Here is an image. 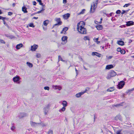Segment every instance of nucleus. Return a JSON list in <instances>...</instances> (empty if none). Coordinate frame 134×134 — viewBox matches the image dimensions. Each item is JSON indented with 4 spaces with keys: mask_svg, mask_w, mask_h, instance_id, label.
<instances>
[{
    "mask_svg": "<svg viewBox=\"0 0 134 134\" xmlns=\"http://www.w3.org/2000/svg\"><path fill=\"white\" fill-rule=\"evenodd\" d=\"M114 90V89L113 88L110 87L109 88L107 89V91L108 92H111L113 91Z\"/></svg>",
    "mask_w": 134,
    "mask_h": 134,
    "instance_id": "26",
    "label": "nucleus"
},
{
    "mask_svg": "<svg viewBox=\"0 0 134 134\" xmlns=\"http://www.w3.org/2000/svg\"><path fill=\"white\" fill-rule=\"evenodd\" d=\"M121 28L122 27H125V25H121L120 26Z\"/></svg>",
    "mask_w": 134,
    "mask_h": 134,
    "instance_id": "53",
    "label": "nucleus"
},
{
    "mask_svg": "<svg viewBox=\"0 0 134 134\" xmlns=\"http://www.w3.org/2000/svg\"><path fill=\"white\" fill-rule=\"evenodd\" d=\"M125 84V82L124 81H120L118 83L117 86L120 89L122 88Z\"/></svg>",
    "mask_w": 134,
    "mask_h": 134,
    "instance_id": "5",
    "label": "nucleus"
},
{
    "mask_svg": "<svg viewBox=\"0 0 134 134\" xmlns=\"http://www.w3.org/2000/svg\"><path fill=\"white\" fill-rule=\"evenodd\" d=\"M65 107H63L61 109H60L59 110V111L60 112H61V111H65Z\"/></svg>",
    "mask_w": 134,
    "mask_h": 134,
    "instance_id": "28",
    "label": "nucleus"
},
{
    "mask_svg": "<svg viewBox=\"0 0 134 134\" xmlns=\"http://www.w3.org/2000/svg\"><path fill=\"white\" fill-rule=\"evenodd\" d=\"M47 125V124H42V127L46 126Z\"/></svg>",
    "mask_w": 134,
    "mask_h": 134,
    "instance_id": "54",
    "label": "nucleus"
},
{
    "mask_svg": "<svg viewBox=\"0 0 134 134\" xmlns=\"http://www.w3.org/2000/svg\"><path fill=\"white\" fill-rule=\"evenodd\" d=\"M68 38V37L67 36H63L62 38V40L64 42V43H63L64 44H65L67 42V39Z\"/></svg>",
    "mask_w": 134,
    "mask_h": 134,
    "instance_id": "13",
    "label": "nucleus"
},
{
    "mask_svg": "<svg viewBox=\"0 0 134 134\" xmlns=\"http://www.w3.org/2000/svg\"><path fill=\"white\" fill-rule=\"evenodd\" d=\"M41 56V55L37 53L36 54V57H37L38 58L40 57Z\"/></svg>",
    "mask_w": 134,
    "mask_h": 134,
    "instance_id": "42",
    "label": "nucleus"
},
{
    "mask_svg": "<svg viewBox=\"0 0 134 134\" xmlns=\"http://www.w3.org/2000/svg\"><path fill=\"white\" fill-rule=\"evenodd\" d=\"M117 44L121 46H123L124 44V42L122 41H119L117 42Z\"/></svg>",
    "mask_w": 134,
    "mask_h": 134,
    "instance_id": "18",
    "label": "nucleus"
},
{
    "mask_svg": "<svg viewBox=\"0 0 134 134\" xmlns=\"http://www.w3.org/2000/svg\"><path fill=\"white\" fill-rule=\"evenodd\" d=\"M122 12L121 14H124L125 13L126 11L127 12H128V10H127L126 11H125V10H122Z\"/></svg>",
    "mask_w": 134,
    "mask_h": 134,
    "instance_id": "44",
    "label": "nucleus"
},
{
    "mask_svg": "<svg viewBox=\"0 0 134 134\" xmlns=\"http://www.w3.org/2000/svg\"><path fill=\"white\" fill-rule=\"evenodd\" d=\"M96 27L98 30H101L103 28L102 25H98L96 26Z\"/></svg>",
    "mask_w": 134,
    "mask_h": 134,
    "instance_id": "19",
    "label": "nucleus"
},
{
    "mask_svg": "<svg viewBox=\"0 0 134 134\" xmlns=\"http://www.w3.org/2000/svg\"><path fill=\"white\" fill-rule=\"evenodd\" d=\"M27 116V114L26 113H20L18 114V117L20 119H21L26 116Z\"/></svg>",
    "mask_w": 134,
    "mask_h": 134,
    "instance_id": "6",
    "label": "nucleus"
},
{
    "mask_svg": "<svg viewBox=\"0 0 134 134\" xmlns=\"http://www.w3.org/2000/svg\"><path fill=\"white\" fill-rule=\"evenodd\" d=\"M121 49L120 48H118L117 49V51L118 52H120Z\"/></svg>",
    "mask_w": 134,
    "mask_h": 134,
    "instance_id": "45",
    "label": "nucleus"
},
{
    "mask_svg": "<svg viewBox=\"0 0 134 134\" xmlns=\"http://www.w3.org/2000/svg\"><path fill=\"white\" fill-rule=\"evenodd\" d=\"M70 16V14L69 13H67L63 15V18L66 19H68Z\"/></svg>",
    "mask_w": 134,
    "mask_h": 134,
    "instance_id": "16",
    "label": "nucleus"
},
{
    "mask_svg": "<svg viewBox=\"0 0 134 134\" xmlns=\"http://www.w3.org/2000/svg\"><path fill=\"white\" fill-rule=\"evenodd\" d=\"M36 1L37 2H39V3L40 5H42V3L41 2L42 1L41 0H36Z\"/></svg>",
    "mask_w": 134,
    "mask_h": 134,
    "instance_id": "38",
    "label": "nucleus"
},
{
    "mask_svg": "<svg viewBox=\"0 0 134 134\" xmlns=\"http://www.w3.org/2000/svg\"><path fill=\"white\" fill-rule=\"evenodd\" d=\"M49 21L48 20H47L43 21V24L45 26H47V24L49 23Z\"/></svg>",
    "mask_w": 134,
    "mask_h": 134,
    "instance_id": "20",
    "label": "nucleus"
},
{
    "mask_svg": "<svg viewBox=\"0 0 134 134\" xmlns=\"http://www.w3.org/2000/svg\"><path fill=\"white\" fill-rule=\"evenodd\" d=\"M120 132V131H117L116 133V134H121Z\"/></svg>",
    "mask_w": 134,
    "mask_h": 134,
    "instance_id": "47",
    "label": "nucleus"
},
{
    "mask_svg": "<svg viewBox=\"0 0 134 134\" xmlns=\"http://www.w3.org/2000/svg\"><path fill=\"white\" fill-rule=\"evenodd\" d=\"M62 104L63 107H66L67 105V102L65 101H63L62 102Z\"/></svg>",
    "mask_w": 134,
    "mask_h": 134,
    "instance_id": "22",
    "label": "nucleus"
},
{
    "mask_svg": "<svg viewBox=\"0 0 134 134\" xmlns=\"http://www.w3.org/2000/svg\"><path fill=\"white\" fill-rule=\"evenodd\" d=\"M96 55L98 57H100L101 56V55L100 54L98 53V54H96Z\"/></svg>",
    "mask_w": 134,
    "mask_h": 134,
    "instance_id": "40",
    "label": "nucleus"
},
{
    "mask_svg": "<svg viewBox=\"0 0 134 134\" xmlns=\"http://www.w3.org/2000/svg\"><path fill=\"white\" fill-rule=\"evenodd\" d=\"M81 23V22H80V23H78L77 24V30L79 32L80 34H85L86 33V29L84 28L83 26H79V25Z\"/></svg>",
    "mask_w": 134,
    "mask_h": 134,
    "instance_id": "1",
    "label": "nucleus"
},
{
    "mask_svg": "<svg viewBox=\"0 0 134 134\" xmlns=\"http://www.w3.org/2000/svg\"><path fill=\"white\" fill-rule=\"evenodd\" d=\"M32 3H33V4L34 5H35L36 4V2L35 1H33L32 2Z\"/></svg>",
    "mask_w": 134,
    "mask_h": 134,
    "instance_id": "50",
    "label": "nucleus"
},
{
    "mask_svg": "<svg viewBox=\"0 0 134 134\" xmlns=\"http://www.w3.org/2000/svg\"><path fill=\"white\" fill-rule=\"evenodd\" d=\"M30 124L31 126L33 127H36L40 124V123H35L32 121H30Z\"/></svg>",
    "mask_w": 134,
    "mask_h": 134,
    "instance_id": "9",
    "label": "nucleus"
},
{
    "mask_svg": "<svg viewBox=\"0 0 134 134\" xmlns=\"http://www.w3.org/2000/svg\"><path fill=\"white\" fill-rule=\"evenodd\" d=\"M100 22H99V24H101V23H102V18H101L100 19Z\"/></svg>",
    "mask_w": 134,
    "mask_h": 134,
    "instance_id": "56",
    "label": "nucleus"
},
{
    "mask_svg": "<svg viewBox=\"0 0 134 134\" xmlns=\"http://www.w3.org/2000/svg\"><path fill=\"white\" fill-rule=\"evenodd\" d=\"M43 29L44 30H46V27H43Z\"/></svg>",
    "mask_w": 134,
    "mask_h": 134,
    "instance_id": "60",
    "label": "nucleus"
},
{
    "mask_svg": "<svg viewBox=\"0 0 134 134\" xmlns=\"http://www.w3.org/2000/svg\"><path fill=\"white\" fill-rule=\"evenodd\" d=\"M48 133V134H53V131L51 130H49Z\"/></svg>",
    "mask_w": 134,
    "mask_h": 134,
    "instance_id": "34",
    "label": "nucleus"
},
{
    "mask_svg": "<svg viewBox=\"0 0 134 134\" xmlns=\"http://www.w3.org/2000/svg\"><path fill=\"white\" fill-rule=\"evenodd\" d=\"M68 30V28L67 27H64L63 29V31H64V34H66V31Z\"/></svg>",
    "mask_w": 134,
    "mask_h": 134,
    "instance_id": "23",
    "label": "nucleus"
},
{
    "mask_svg": "<svg viewBox=\"0 0 134 134\" xmlns=\"http://www.w3.org/2000/svg\"><path fill=\"white\" fill-rule=\"evenodd\" d=\"M120 52L121 54H124L125 53V50H121V51H120Z\"/></svg>",
    "mask_w": 134,
    "mask_h": 134,
    "instance_id": "36",
    "label": "nucleus"
},
{
    "mask_svg": "<svg viewBox=\"0 0 134 134\" xmlns=\"http://www.w3.org/2000/svg\"><path fill=\"white\" fill-rule=\"evenodd\" d=\"M97 44H98L100 43V42L99 41H97Z\"/></svg>",
    "mask_w": 134,
    "mask_h": 134,
    "instance_id": "64",
    "label": "nucleus"
},
{
    "mask_svg": "<svg viewBox=\"0 0 134 134\" xmlns=\"http://www.w3.org/2000/svg\"><path fill=\"white\" fill-rule=\"evenodd\" d=\"M22 10L24 13H26L27 12V8L25 6H24L22 7Z\"/></svg>",
    "mask_w": 134,
    "mask_h": 134,
    "instance_id": "21",
    "label": "nucleus"
},
{
    "mask_svg": "<svg viewBox=\"0 0 134 134\" xmlns=\"http://www.w3.org/2000/svg\"><path fill=\"white\" fill-rule=\"evenodd\" d=\"M54 87L55 88V89H58L59 90H60L62 89V87L59 86H55Z\"/></svg>",
    "mask_w": 134,
    "mask_h": 134,
    "instance_id": "25",
    "label": "nucleus"
},
{
    "mask_svg": "<svg viewBox=\"0 0 134 134\" xmlns=\"http://www.w3.org/2000/svg\"><path fill=\"white\" fill-rule=\"evenodd\" d=\"M5 18V17H3L2 16H0V20H4Z\"/></svg>",
    "mask_w": 134,
    "mask_h": 134,
    "instance_id": "43",
    "label": "nucleus"
},
{
    "mask_svg": "<svg viewBox=\"0 0 134 134\" xmlns=\"http://www.w3.org/2000/svg\"><path fill=\"white\" fill-rule=\"evenodd\" d=\"M85 9H83L80 12V13L79 14H83L85 12Z\"/></svg>",
    "mask_w": 134,
    "mask_h": 134,
    "instance_id": "30",
    "label": "nucleus"
},
{
    "mask_svg": "<svg viewBox=\"0 0 134 134\" xmlns=\"http://www.w3.org/2000/svg\"><path fill=\"white\" fill-rule=\"evenodd\" d=\"M44 6L43 5V4L42 3V11L44 10V9L43 8V7Z\"/></svg>",
    "mask_w": 134,
    "mask_h": 134,
    "instance_id": "57",
    "label": "nucleus"
},
{
    "mask_svg": "<svg viewBox=\"0 0 134 134\" xmlns=\"http://www.w3.org/2000/svg\"><path fill=\"white\" fill-rule=\"evenodd\" d=\"M42 12V9H41V10L37 12V13H36L39 14V13H41Z\"/></svg>",
    "mask_w": 134,
    "mask_h": 134,
    "instance_id": "51",
    "label": "nucleus"
},
{
    "mask_svg": "<svg viewBox=\"0 0 134 134\" xmlns=\"http://www.w3.org/2000/svg\"><path fill=\"white\" fill-rule=\"evenodd\" d=\"M49 105H48L44 108V114L45 115H46L47 114V113L48 112V109H49Z\"/></svg>",
    "mask_w": 134,
    "mask_h": 134,
    "instance_id": "11",
    "label": "nucleus"
},
{
    "mask_svg": "<svg viewBox=\"0 0 134 134\" xmlns=\"http://www.w3.org/2000/svg\"><path fill=\"white\" fill-rule=\"evenodd\" d=\"M87 91V89H86L85 91H84L83 92H80L76 94L75 96L77 98L80 97H81V96L85 93L86 91Z\"/></svg>",
    "mask_w": 134,
    "mask_h": 134,
    "instance_id": "8",
    "label": "nucleus"
},
{
    "mask_svg": "<svg viewBox=\"0 0 134 134\" xmlns=\"http://www.w3.org/2000/svg\"><path fill=\"white\" fill-rule=\"evenodd\" d=\"M127 26H129L134 25V22L133 21H129L126 22Z\"/></svg>",
    "mask_w": 134,
    "mask_h": 134,
    "instance_id": "12",
    "label": "nucleus"
},
{
    "mask_svg": "<svg viewBox=\"0 0 134 134\" xmlns=\"http://www.w3.org/2000/svg\"><path fill=\"white\" fill-rule=\"evenodd\" d=\"M121 12V11L120 10H117L116 12V13L117 14H120Z\"/></svg>",
    "mask_w": 134,
    "mask_h": 134,
    "instance_id": "37",
    "label": "nucleus"
},
{
    "mask_svg": "<svg viewBox=\"0 0 134 134\" xmlns=\"http://www.w3.org/2000/svg\"><path fill=\"white\" fill-rule=\"evenodd\" d=\"M26 64L30 68H31L33 66V65L32 63H30L29 62H27L26 63Z\"/></svg>",
    "mask_w": 134,
    "mask_h": 134,
    "instance_id": "24",
    "label": "nucleus"
},
{
    "mask_svg": "<svg viewBox=\"0 0 134 134\" xmlns=\"http://www.w3.org/2000/svg\"><path fill=\"white\" fill-rule=\"evenodd\" d=\"M0 42L1 43L3 44H5V43L4 41L3 40L1 39H0Z\"/></svg>",
    "mask_w": 134,
    "mask_h": 134,
    "instance_id": "39",
    "label": "nucleus"
},
{
    "mask_svg": "<svg viewBox=\"0 0 134 134\" xmlns=\"http://www.w3.org/2000/svg\"><path fill=\"white\" fill-rule=\"evenodd\" d=\"M95 119H96V116H95V115L94 116V121H95Z\"/></svg>",
    "mask_w": 134,
    "mask_h": 134,
    "instance_id": "58",
    "label": "nucleus"
},
{
    "mask_svg": "<svg viewBox=\"0 0 134 134\" xmlns=\"http://www.w3.org/2000/svg\"><path fill=\"white\" fill-rule=\"evenodd\" d=\"M3 23L5 25H7V24H6V23H5V21L4 20H3Z\"/></svg>",
    "mask_w": 134,
    "mask_h": 134,
    "instance_id": "55",
    "label": "nucleus"
},
{
    "mask_svg": "<svg viewBox=\"0 0 134 134\" xmlns=\"http://www.w3.org/2000/svg\"><path fill=\"white\" fill-rule=\"evenodd\" d=\"M75 71H76V76H77L78 74V70L76 69V68H75Z\"/></svg>",
    "mask_w": 134,
    "mask_h": 134,
    "instance_id": "49",
    "label": "nucleus"
},
{
    "mask_svg": "<svg viewBox=\"0 0 134 134\" xmlns=\"http://www.w3.org/2000/svg\"><path fill=\"white\" fill-rule=\"evenodd\" d=\"M114 119L116 121H117L118 120L121 121H122V117L121 115H117L115 117Z\"/></svg>",
    "mask_w": 134,
    "mask_h": 134,
    "instance_id": "10",
    "label": "nucleus"
},
{
    "mask_svg": "<svg viewBox=\"0 0 134 134\" xmlns=\"http://www.w3.org/2000/svg\"><path fill=\"white\" fill-rule=\"evenodd\" d=\"M58 62H59V61L60 60L61 61H62V62H65V61L64 60H63V59H62V58L60 56V55H59L58 56Z\"/></svg>",
    "mask_w": 134,
    "mask_h": 134,
    "instance_id": "27",
    "label": "nucleus"
},
{
    "mask_svg": "<svg viewBox=\"0 0 134 134\" xmlns=\"http://www.w3.org/2000/svg\"><path fill=\"white\" fill-rule=\"evenodd\" d=\"M38 17H33V18L35 19H38Z\"/></svg>",
    "mask_w": 134,
    "mask_h": 134,
    "instance_id": "59",
    "label": "nucleus"
},
{
    "mask_svg": "<svg viewBox=\"0 0 134 134\" xmlns=\"http://www.w3.org/2000/svg\"><path fill=\"white\" fill-rule=\"evenodd\" d=\"M55 21L57 22V23L55 24L53 27L54 26L56 25H60L62 24V22L60 21V18H57L56 19Z\"/></svg>",
    "mask_w": 134,
    "mask_h": 134,
    "instance_id": "7",
    "label": "nucleus"
},
{
    "mask_svg": "<svg viewBox=\"0 0 134 134\" xmlns=\"http://www.w3.org/2000/svg\"><path fill=\"white\" fill-rule=\"evenodd\" d=\"M44 90H49V88L48 86H46V87H44Z\"/></svg>",
    "mask_w": 134,
    "mask_h": 134,
    "instance_id": "35",
    "label": "nucleus"
},
{
    "mask_svg": "<svg viewBox=\"0 0 134 134\" xmlns=\"http://www.w3.org/2000/svg\"><path fill=\"white\" fill-rule=\"evenodd\" d=\"M114 68V66L113 65L111 64L109 65H107L105 67L106 69L109 70L111 68Z\"/></svg>",
    "mask_w": 134,
    "mask_h": 134,
    "instance_id": "15",
    "label": "nucleus"
},
{
    "mask_svg": "<svg viewBox=\"0 0 134 134\" xmlns=\"http://www.w3.org/2000/svg\"><path fill=\"white\" fill-rule=\"evenodd\" d=\"M113 57L111 56H109L108 57V59H110L112 58Z\"/></svg>",
    "mask_w": 134,
    "mask_h": 134,
    "instance_id": "52",
    "label": "nucleus"
},
{
    "mask_svg": "<svg viewBox=\"0 0 134 134\" xmlns=\"http://www.w3.org/2000/svg\"><path fill=\"white\" fill-rule=\"evenodd\" d=\"M84 39L85 40H90V39L87 36H85L84 37Z\"/></svg>",
    "mask_w": 134,
    "mask_h": 134,
    "instance_id": "31",
    "label": "nucleus"
},
{
    "mask_svg": "<svg viewBox=\"0 0 134 134\" xmlns=\"http://www.w3.org/2000/svg\"><path fill=\"white\" fill-rule=\"evenodd\" d=\"M63 3L64 4H66L67 3L66 0H63Z\"/></svg>",
    "mask_w": 134,
    "mask_h": 134,
    "instance_id": "48",
    "label": "nucleus"
},
{
    "mask_svg": "<svg viewBox=\"0 0 134 134\" xmlns=\"http://www.w3.org/2000/svg\"><path fill=\"white\" fill-rule=\"evenodd\" d=\"M83 67L86 70H87V68H85V66H83Z\"/></svg>",
    "mask_w": 134,
    "mask_h": 134,
    "instance_id": "63",
    "label": "nucleus"
},
{
    "mask_svg": "<svg viewBox=\"0 0 134 134\" xmlns=\"http://www.w3.org/2000/svg\"><path fill=\"white\" fill-rule=\"evenodd\" d=\"M29 25L30 27H34L35 26L34 25V24L33 23H31L30 24H29Z\"/></svg>",
    "mask_w": 134,
    "mask_h": 134,
    "instance_id": "29",
    "label": "nucleus"
},
{
    "mask_svg": "<svg viewBox=\"0 0 134 134\" xmlns=\"http://www.w3.org/2000/svg\"><path fill=\"white\" fill-rule=\"evenodd\" d=\"M8 15H11L13 14V13L10 12H8Z\"/></svg>",
    "mask_w": 134,
    "mask_h": 134,
    "instance_id": "46",
    "label": "nucleus"
},
{
    "mask_svg": "<svg viewBox=\"0 0 134 134\" xmlns=\"http://www.w3.org/2000/svg\"><path fill=\"white\" fill-rule=\"evenodd\" d=\"M98 53L96 52H93L92 53V55H96V54H98Z\"/></svg>",
    "mask_w": 134,
    "mask_h": 134,
    "instance_id": "33",
    "label": "nucleus"
},
{
    "mask_svg": "<svg viewBox=\"0 0 134 134\" xmlns=\"http://www.w3.org/2000/svg\"><path fill=\"white\" fill-rule=\"evenodd\" d=\"M23 45L22 43H20L16 45L15 48L17 49H19L21 47H22Z\"/></svg>",
    "mask_w": 134,
    "mask_h": 134,
    "instance_id": "17",
    "label": "nucleus"
},
{
    "mask_svg": "<svg viewBox=\"0 0 134 134\" xmlns=\"http://www.w3.org/2000/svg\"><path fill=\"white\" fill-rule=\"evenodd\" d=\"M38 47L37 45L34 44L33 46H31V50L32 51H35Z\"/></svg>",
    "mask_w": 134,
    "mask_h": 134,
    "instance_id": "14",
    "label": "nucleus"
},
{
    "mask_svg": "<svg viewBox=\"0 0 134 134\" xmlns=\"http://www.w3.org/2000/svg\"><path fill=\"white\" fill-rule=\"evenodd\" d=\"M15 127L14 126H13L11 128V129L12 130V131H14V130H15Z\"/></svg>",
    "mask_w": 134,
    "mask_h": 134,
    "instance_id": "41",
    "label": "nucleus"
},
{
    "mask_svg": "<svg viewBox=\"0 0 134 134\" xmlns=\"http://www.w3.org/2000/svg\"><path fill=\"white\" fill-rule=\"evenodd\" d=\"M20 77L18 76L14 77L13 78V80L14 82H16V83H19L20 82Z\"/></svg>",
    "mask_w": 134,
    "mask_h": 134,
    "instance_id": "4",
    "label": "nucleus"
},
{
    "mask_svg": "<svg viewBox=\"0 0 134 134\" xmlns=\"http://www.w3.org/2000/svg\"><path fill=\"white\" fill-rule=\"evenodd\" d=\"M116 75V73L114 70H111L108 73L106 78L107 79H109L111 77L115 76Z\"/></svg>",
    "mask_w": 134,
    "mask_h": 134,
    "instance_id": "3",
    "label": "nucleus"
},
{
    "mask_svg": "<svg viewBox=\"0 0 134 134\" xmlns=\"http://www.w3.org/2000/svg\"><path fill=\"white\" fill-rule=\"evenodd\" d=\"M113 13H111L109 14V15L110 16H112V14H113Z\"/></svg>",
    "mask_w": 134,
    "mask_h": 134,
    "instance_id": "61",
    "label": "nucleus"
},
{
    "mask_svg": "<svg viewBox=\"0 0 134 134\" xmlns=\"http://www.w3.org/2000/svg\"><path fill=\"white\" fill-rule=\"evenodd\" d=\"M12 5H13V7H14L15 5V3H13V4Z\"/></svg>",
    "mask_w": 134,
    "mask_h": 134,
    "instance_id": "62",
    "label": "nucleus"
},
{
    "mask_svg": "<svg viewBox=\"0 0 134 134\" xmlns=\"http://www.w3.org/2000/svg\"><path fill=\"white\" fill-rule=\"evenodd\" d=\"M130 5V4L129 3L128 4H125L123 6V7H128L129 5Z\"/></svg>",
    "mask_w": 134,
    "mask_h": 134,
    "instance_id": "32",
    "label": "nucleus"
},
{
    "mask_svg": "<svg viewBox=\"0 0 134 134\" xmlns=\"http://www.w3.org/2000/svg\"><path fill=\"white\" fill-rule=\"evenodd\" d=\"M99 0H96L93 2V4H92L90 8V12L93 13L94 12L95 9L97 7V4Z\"/></svg>",
    "mask_w": 134,
    "mask_h": 134,
    "instance_id": "2",
    "label": "nucleus"
}]
</instances>
